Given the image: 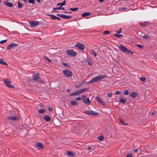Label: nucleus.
Listing matches in <instances>:
<instances>
[{"instance_id":"f257e3e1","label":"nucleus","mask_w":157,"mask_h":157,"mask_svg":"<svg viewBox=\"0 0 157 157\" xmlns=\"http://www.w3.org/2000/svg\"><path fill=\"white\" fill-rule=\"evenodd\" d=\"M107 76L106 75H101L94 77L91 80L92 83H94L96 82H99L101 80L104 79Z\"/></svg>"},{"instance_id":"f03ea898","label":"nucleus","mask_w":157,"mask_h":157,"mask_svg":"<svg viewBox=\"0 0 157 157\" xmlns=\"http://www.w3.org/2000/svg\"><path fill=\"white\" fill-rule=\"evenodd\" d=\"M33 80L37 82L43 83L42 80L40 79L39 73H35L33 75Z\"/></svg>"},{"instance_id":"7ed1b4c3","label":"nucleus","mask_w":157,"mask_h":157,"mask_svg":"<svg viewBox=\"0 0 157 157\" xmlns=\"http://www.w3.org/2000/svg\"><path fill=\"white\" fill-rule=\"evenodd\" d=\"M66 53L69 56H75L77 55V53L72 50L68 49Z\"/></svg>"},{"instance_id":"20e7f679","label":"nucleus","mask_w":157,"mask_h":157,"mask_svg":"<svg viewBox=\"0 0 157 157\" xmlns=\"http://www.w3.org/2000/svg\"><path fill=\"white\" fill-rule=\"evenodd\" d=\"M82 100L83 102L86 104L89 105L90 104L91 101L88 98H87L84 95H82Z\"/></svg>"},{"instance_id":"39448f33","label":"nucleus","mask_w":157,"mask_h":157,"mask_svg":"<svg viewBox=\"0 0 157 157\" xmlns=\"http://www.w3.org/2000/svg\"><path fill=\"white\" fill-rule=\"evenodd\" d=\"M63 73L64 75L69 77H71L72 75V72L67 69L63 70Z\"/></svg>"},{"instance_id":"423d86ee","label":"nucleus","mask_w":157,"mask_h":157,"mask_svg":"<svg viewBox=\"0 0 157 157\" xmlns=\"http://www.w3.org/2000/svg\"><path fill=\"white\" fill-rule=\"evenodd\" d=\"M29 23L31 27H34L38 26L40 22L39 21H32L29 22Z\"/></svg>"},{"instance_id":"0eeeda50","label":"nucleus","mask_w":157,"mask_h":157,"mask_svg":"<svg viewBox=\"0 0 157 157\" xmlns=\"http://www.w3.org/2000/svg\"><path fill=\"white\" fill-rule=\"evenodd\" d=\"M84 113L86 114L91 115L94 116H96L98 115V113L95 112L94 111H90L88 110H85Z\"/></svg>"},{"instance_id":"6e6552de","label":"nucleus","mask_w":157,"mask_h":157,"mask_svg":"<svg viewBox=\"0 0 157 157\" xmlns=\"http://www.w3.org/2000/svg\"><path fill=\"white\" fill-rule=\"evenodd\" d=\"M75 47L78 48L79 49L81 50H84L85 47L84 44H80L79 42L77 43L75 45Z\"/></svg>"},{"instance_id":"1a4fd4ad","label":"nucleus","mask_w":157,"mask_h":157,"mask_svg":"<svg viewBox=\"0 0 157 157\" xmlns=\"http://www.w3.org/2000/svg\"><path fill=\"white\" fill-rule=\"evenodd\" d=\"M5 84L7 86H8L10 88H14V86L13 85H11V82L8 81L7 79L4 80V81Z\"/></svg>"},{"instance_id":"9d476101","label":"nucleus","mask_w":157,"mask_h":157,"mask_svg":"<svg viewBox=\"0 0 157 157\" xmlns=\"http://www.w3.org/2000/svg\"><path fill=\"white\" fill-rule=\"evenodd\" d=\"M56 15L62 18L67 19L71 18L72 17V16H68L64 14H57Z\"/></svg>"},{"instance_id":"9b49d317","label":"nucleus","mask_w":157,"mask_h":157,"mask_svg":"<svg viewBox=\"0 0 157 157\" xmlns=\"http://www.w3.org/2000/svg\"><path fill=\"white\" fill-rule=\"evenodd\" d=\"M119 48L121 51L124 53H126L127 52V51H128L127 48L121 44L119 46Z\"/></svg>"},{"instance_id":"f8f14e48","label":"nucleus","mask_w":157,"mask_h":157,"mask_svg":"<svg viewBox=\"0 0 157 157\" xmlns=\"http://www.w3.org/2000/svg\"><path fill=\"white\" fill-rule=\"evenodd\" d=\"M18 44L15 43H11L7 47V49L8 50L10 49L11 48L17 46Z\"/></svg>"},{"instance_id":"ddd939ff","label":"nucleus","mask_w":157,"mask_h":157,"mask_svg":"<svg viewBox=\"0 0 157 157\" xmlns=\"http://www.w3.org/2000/svg\"><path fill=\"white\" fill-rule=\"evenodd\" d=\"M95 99L98 102L101 104L102 105L104 106L105 105V103L104 102L101 101V98L99 97H96Z\"/></svg>"},{"instance_id":"4468645a","label":"nucleus","mask_w":157,"mask_h":157,"mask_svg":"<svg viewBox=\"0 0 157 157\" xmlns=\"http://www.w3.org/2000/svg\"><path fill=\"white\" fill-rule=\"evenodd\" d=\"M138 93L137 92H132L130 93L129 96L132 98H135L138 96Z\"/></svg>"},{"instance_id":"2eb2a0df","label":"nucleus","mask_w":157,"mask_h":157,"mask_svg":"<svg viewBox=\"0 0 157 157\" xmlns=\"http://www.w3.org/2000/svg\"><path fill=\"white\" fill-rule=\"evenodd\" d=\"M36 146L38 147L40 149H42L44 148V146L42 144L40 143L36 142L35 143Z\"/></svg>"},{"instance_id":"dca6fc26","label":"nucleus","mask_w":157,"mask_h":157,"mask_svg":"<svg viewBox=\"0 0 157 157\" xmlns=\"http://www.w3.org/2000/svg\"><path fill=\"white\" fill-rule=\"evenodd\" d=\"M3 4L9 7H12L13 6V5L12 3L6 1L4 2Z\"/></svg>"},{"instance_id":"f3484780","label":"nucleus","mask_w":157,"mask_h":157,"mask_svg":"<svg viewBox=\"0 0 157 157\" xmlns=\"http://www.w3.org/2000/svg\"><path fill=\"white\" fill-rule=\"evenodd\" d=\"M7 119L10 120H13L14 121H16L18 119V117L16 116L9 117H7Z\"/></svg>"},{"instance_id":"a211bd4d","label":"nucleus","mask_w":157,"mask_h":157,"mask_svg":"<svg viewBox=\"0 0 157 157\" xmlns=\"http://www.w3.org/2000/svg\"><path fill=\"white\" fill-rule=\"evenodd\" d=\"M88 89V88H84L83 89H81L79 90H77V92H78V94H79L83 93L85 91L87 90Z\"/></svg>"},{"instance_id":"6ab92c4d","label":"nucleus","mask_w":157,"mask_h":157,"mask_svg":"<svg viewBox=\"0 0 157 157\" xmlns=\"http://www.w3.org/2000/svg\"><path fill=\"white\" fill-rule=\"evenodd\" d=\"M43 119L46 121H50L51 117L49 115H45Z\"/></svg>"},{"instance_id":"aec40b11","label":"nucleus","mask_w":157,"mask_h":157,"mask_svg":"<svg viewBox=\"0 0 157 157\" xmlns=\"http://www.w3.org/2000/svg\"><path fill=\"white\" fill-rule=\"evenodd\" d=\"M148 24V22L147 21L144 22L139 23V25L141 26H145L147 25Z\"/></svg>"},{"instance_id":"412c9836","label":"nucleus","mask_w":157,"mask_h":157,"mask_svg":"<svg viewBox=\"0 0 157 157\" xmlns=\"http://www.w3.org/2000/svg\"><path fill=\"white\" fill-rule=\"evenodd\" d=\"M126 100L125 99H124L121 98L119 100V102L121 103L124 104L126 103Z\"/></svg>"},{"instance_id":"4be33fe9","label":"nucleus","mask_w":157,"mask_h":157,"mask_svg":"<svg viewBox=\"0 0 157 157\" xmlns=\"http://www.w3.org/2000/svg\"><path fill=\"white\" fill-rule=\"evenodd\" d=\"M3 59H0V64L7 66V63L3 61Z\"/></svg>"},{"instance_id":"5701e85b","label":"nucleus","mask_w":157,"mask_h":157,"mask_svg":"<svg viewBox=\"0 0 157 157\" xmlns=\"http://www.w3.org/2000/svg\"><path fill=\"white\" fill-rule=\"evenodd\" d=\"M66 1L64 0L62 3H58L57 5V6H58L59 5H60L61 6H64L66 5Z\"/></svg>"},{"instance_id":"b1692460","label":"nucleus","mask_w":157,"mask_h":157,"mask_svg":"<svg viewBox=\"0 0 157 157\" xmlns=\"http://www.w3.org/2000/svg\"><path fill=\"white\" fill-rule=\"evenodd\" d=\"M90 13L89 12H85L83 13L81 16L82 17H85L90 14Z\"/></svg>"},{"instance_id":"393cba45","label":"nucleus","mask_w":157,"mask_h":157,"mask_svg":"<svg viewBox=\"0 0 157 157\" xmlns=\"http://www.w3.org/2000/svg\"><path fill=\"white\" fill-rule=\"evenodd\" d=\"M79 94L78 92H77V91H76L75 92H73L72 93H71L70 94V96H74L75 95H77Z\"/></svg>"},{"instance_id":"a878e982","label":"nucleus","mask_w":157,"mask_h":157,"mask_svg":"<svg viewBox=\"0 0 157 157\" xmlns=\"http://www.w3.org/2000/svg\"><path fill=\"white\" fill-rule=\"evenodd\" d=\"M67 154L68 155H70L71 157H73L74 156V153H72L70 151H68L67 152Z\"/></svg>"},{"instance_id":"bb28decb","label":"nucleus","mask_w":157,"mask_h":157,"mask_svg":"<svg viewBox=\"0 0 157 157\" xmlns=\"http://www.w3.org/2000/svg\"><path fill=\"white\" fill-rule=\"evenodd\" d=\"M77 102L75 101H72L70 102V104L71 105H75L77 104Z\"/></svg>"},{"instance_id":"cd10ccee","label":"nucleus","mask_w":157,"mask_h":157,"mask_svg":"<svg viewBox=\"0 0 157 157\" xmlns=\"http://www.w3.org/2000/svg\"><path fill=\"white\" fill-rule=\"evenodd\" d=\"M48 16L50 17L53 20H54L56 19V17L54 15H48Z\"/></svg>"},{"instance_id":"c85d7f7f","label":"nucleus","mask_w":157,"mask_h":157,"mask_svg":"<svg viewBox=\"0 0 157 157\" xmlns=\"http://www.w3.org/2000/svg\"><path fill=\"white\" fill-rule=\"evenodd\" d=\"M90 53L94 56H97V54L93 50H90Z\"/></svg>"},{"instance_id":"c756f323","label":"nucleus","mask_w":157,"mask_h":157,"mask_svg":"<svg viewBox=\"0 0 157 157\" xmlns=\"http://www.w3.org/2000/svg\"><path fill=\"white\" fill-rule=\"evenodd\" d=\"M98 139L99 140L102 141L104 139V137L103 136H100L98 137Z\"/></svg>"},{"instance_id":"7c9ffc66","label":"nucleus","mask_w":157,"mask_h":157,"mask_svg":"<svg viewBox=\"0 0 157 157\" xmlns=\"http://www.w3.org/2000/svg\"><path fill=\"white\" fill-rule=\"evenodd\" d=\"M46 110L44 109H42L39 110L38 112L41 113H43L45 112Z\"/></svg>"},{"instance_id":"2f4dec72","label":"nucleus","mask_w":157,"mask_h":157,"mask_svg":"<svg viewBox=\"0 0 157 157\" xmlns=\"http://www.w3.org/2000/svg\"><path fill=\"white\" fill-rule=\"evenodd\" d=\"M140 79L141 82H144L146 80V78L144 77H140Z\"/></svg>"},{"instance_id":"473e14b6","label":"nucleus","mask_w":157,"mask_h":157,"mask_svg":"<svg viewBox=\"0 0 157 157\" xmlns=\"http://www.w3.org/2000/svg\"><path fill=\"white\" fill-rule=\"evenodd\" d=\"M78 9V8L76 7L75 8H70V10L72 11H76Z\"/></svg>"},{"instance_id":"72a5a7b5","label":"nucleus","mask_w":157,"mask_h":157,"mask_svg":"<svg viewBox=\"0 0 157 157\" xmlns=\"http://www.w3.org/2000/svg\"><path fill=\"white\" fill-rule=\"evenodd\" d=\"M22 5L19 2H18V7L19 8H21L22 7Z\"/></svg>"},{"instance_id":"f704fd0d","label":"nucleus","mask_w":157,"mask_h":157,"mask_svg":"<svg viewBox=\"0 0 157 157\" xmlns=\"http://www.w3.org/2000/svg\"><path fill=\"white\" fill-rule=\"evenodd\" d=\"M114 36L118 37V38H120L121 37H122L123 35H121V34H114Z\"/></svg>"},{"instance_id":"c9c22d12","label":"nucleus","mask_w":157,"mask_h":157,"mask_svg":"<svg viewBox=\"0 0 157 157\" xmlns=\"http://www.w3.org/2000/svg\"><path fill=\"white\" fill-rule=\"evenodd\" d=\"M110 33L109 31L106 30V31H104V32L103 33V34L104 35H106L108 34H109Z\"/></svg>"},{"instance_id":"e433bc0d","label":"nucleus","mask_w":157,"mask_h":157,"mask_svg":"<svg viewBox=\"0 0 157 157\" xmlns=\"http://www.w3.org/2000/svg\"><path fill=\"white\" fill-rule=\"evenodd\" d=\"M35 0H29L28 2L29 3L34 4L35 3Z\"/></svg>"},{"instance_id":"4c0bfd02","label":"nucleus","mask_w":157,"mask_h":157,"mask_svg":"<svg viewBox=\"0 0 157 157\" xmlns=\"http://www.w3.org/2000/svg\"><path fill=\"white\" fill-rule=\"evenodd\" d=\"M44 58L46 60H48V61L49 62H52V61H51V60H50V59H48V57H47V56H44Z\"/></svg>"},{"instance_id":"58836bf2","label":"nucleus","mask_w":157,"mask_h":157,"mask_svg":"<svg viewBox=\"0 0 157 157\" xmlns=\"http://www.w3.org/2000/svg\"><path fill=\"white\" fill-rule=\"evenodd\" d=\"M82 84L76 85L75 86V88H78L81 87L82 86Z\"/></svg>"},{"instance_id":"ea45409f","label":"nucleus","mask_w":157,"mask_h":157,"mask_svg":"<svg viewBox=\"0 0 157 157\" xmlns=\"http://www.w3.org/2000/svg\"><path fill=\"white\" fill-rule=\"evenodd\" d=\"M126 53L127 54L130 53L131 54H133V52L129 50L128 49V51H127V52H126Z\"/></svg>"},{"instance_id":"a19ab883","label":"nucleus","mask_w":157,"mask_h":157,"mask_svg":"<svg viewBox=\"0 0 157 157\" xmlns=\"http://www.w3.org/2000/svg\"><path fill=\"white\" fill-rule=\"evenodd\" d=\"M106 95L107 96L109 97H111L112 96V94L111 93L108 92L107 93Z\"/></svg>"},{"instance_id":"79ce46f5","label":"nucleus","mask_w":157,"mask_h":157,"mask_svg":"<svg viewBox=\"0 0 157 157\" xmlns=\"http://www.w3.org/2000/svg\"><path fill=\"white\" fill-rule=\"evenodd\" d=\"M62 64L63 65H64V66H65L66 67H69V65H68L66 63H65L64 62H63L62 63Z\"/></svg>"},{"instance_id":"37998d69","label":"nucleus","mask_w":157,"mask_h":157,"mask_svg":"<svg viewBox=\"0 0 157 157\" xmlns=\"http://www.w3.org/2000/svg\"><path fill=\"white\" fill-rule=\"evenodd\" d=\"M124 93L125 95H128L129 94V92L128 90H125L124 92Z\"/></svg>"},{"instance_id":"c03bdc74","label":"nucleus","mask_w":157,"mask_h":157,"mask_svg":"<svg viewBox=\"0 0 157 157\" xmlns=\"http://www.w3.org/2000/svg\"><path fill=\"white\" fill-rule=\"evenodd\" d=\"M7 41V40H5L1 41H0V44H3L5 43Z\"/></svg>"},{"instance_id":"a18cd8bd","label":"nucleus","mask_w":157,"mask_h":157,"mask_svg":"<svg viewBox=\"0 0 157 157\" xmlns=\"http://www.w3.org/2000/svg\"><path fill=\"white\" fill-rule=\"evenodd\" d=\"M136 46L140 48H142L143 47V46L140 44H137Z\"/></svg>"},{"instance_id":"49530a36","label":"nucleus","mask_w":157,"mask_h":157,"mask_svg":"<svg viewBox=\"0 0 157 157\" xmlns=\"http://www.w3.org/2000/svg\"><path fill=\"white\" fill-rule=\"evenodd\" d=\"M121 31H122V29H121V28L118 31H116V33H119L121 32Z\"/></svg>"},{"instance_id":"de8ad7c7","label":"nucleus","mask_w":157,"mask_h":157,"mask_svg":"<svg viewBox=\"0 0 157 157\" xmlns=\"http://www.w3.org/2000/svg\"><path fill=\"white\" fill-rule=\"evenodd\" d=\"M85 83L86 84H92L93 83L91 81V80L90 81L87 82H86Z\"/></svg>"},{"instance_id":"09e8293b","label":"nucleus","mask_w":157,"mask_h":157,"mask_svg":"<svg viewBox=\"0 0 157 157\" xmlns=\"http://www.w3.org/2000/svg\"><path fill=\"white\" fill-rule=\"evenodd\" d=\"M137 35H139V36H142L141 35V34H142V33L141 32H138L137 33Z\"/></svg>"},{"instance_id":"8fccbe9b","label":"nucleus","mask_w":157,"mask_h":157,"mask_svg":"<svg viewBox=\"0 0 157 157\" xmlns=\"http://www.w3.org/2000/svg\"><path fill=\"white\" fill-rule=\"evenodd\" d=\"M120 121L121 123L123 125H127V124H125L124 123V121L122 120H120Z\"/></svg>"},{"instance_id":"3c124183","label":"nucleus","mask_w":157,"mask_h":157,"mask_svg":"<svg viewBox=\"0 0 157 157\" xmlns=\"http://www.w3.org/2000/svg\"><path fill=\"white\" fill-rule=\"evenodd\" d=\"M120 93H121L120 91L117 90L115 94H120Z\"/></svg>"},{"instance_id":"603ef678","label":"nucleus","mask_w":157,"mask_h":157,"mask_svg":"<svg viewBox=\"0 0 157 157\" xmlns=\"http://www.w3.org/2000/svg\"><path fill=\"white\" fill-rule=\"evenodd\" d=\"M132 154H129L127 155L126 157H132Z\"/></svg>"},{"instance_id":"864d4df0","label":"nucleus","mask_w":157,"mask_h":157,"mask_svg":"<svg viewBox=\"0 0 157 157\" xmlns=\"http://www.w3.org/2000/svg\"><path fill=\"white\" fill-rule=\"evenodd\" d=\"M76 100L78 101H80L81 100V98H80V97H77L76 98Z\"/></svg>"},{"instance_id":"5fc2aeb1","label":"nucleus","mask_w":157,"mask_h":157,"mask_svg":"<svg viewBox=\"0 0 157 157\" xmlns=\"http://www.w3.org/2000/svg\"><path fill=\"white\" fill-rule=\"evenodd\" d=\"M142 37L144 38H145V39L148 38V36L146 35H144L143 36H142Z\"/></svg>"},{"instance_id":"6e6d98bb","label":"nucleus","mask_w":157,"mask_h":157,"mask_svg":"<svg viewBox=\"0 0 157 157\" xmlns=\"http://www.w3.org/2000/svg\"><path fill=\"white\" fill-rule=\"evenodd\" d=\"M48 109L50 111H52V108L51 107H49L48 108Z\"/></svg>"},{"instance_id":"4d7b16f0","label":"nucleus","mask_w":157,"mask_h":157,"mask_svg":"<svg viewBox=\"0 0 157 157\" xmlns=\"http://www.w3.org/2000/svg\"><path fill=\"white\" fill-rule=\"evenodd\" d=\"M63 13H72V12H67V11H63Z\"/></svg>"},{"instance_id":"13d9d810","label":"nucleus","mask_w":157,"mask_h":157,"mask_svg":"<svg viewBox=\"0 0 157 157\" xmlns=\"http://www.w3.org/2000/svg\"><path fill=\"white\" fill-rule=\"evenodd\" d=\"M57 10L56 8H53V11L57 12H59L58 11H56V10Z\"/></svg>"},{"instance_id":"bf43d9fd","label":"nucleus","mask_w":157,"mask_h":157,"mask_svg":"<svg viewBox=\"0 0 157 157\" xmlns=\"http://www.w3.org/2000/svg\"><path fill=\"white\" fill-rule=\"evenodd\" d=\"M127 9L126 8L122 7L121 9V10H127Z\"/></svg>"},{"instance_id":"052dcab7","label":"nucleus","mask_w":157,"mask_h":157,"mask_svg":"<svg viewBox=\"0 0 157 157\" xmlns=\"http://www.w3.org/2000/svg\"><path fill=\"white\" fill-rule=\"evenodd\" d=\"M57 10H60L61 9V6H59L56 8Z\"/></svg>"},{"instance_id":"680f3d73","label":"nucleus","mask_w":157,"mask_h":157,"mask_svg":"<svg viewBox=\"0 0 157 157\" xmlns=\"http://www.w3.org/2000/svg\"><path fill=\"white\" fill-rule=\"evenodd\" d=\"M133 151L135 152H136L138 151V150L137 149H133Z\"/></svg>"},{"instance_id":"e2e57ef3","label":"nucleus","mask_w":157,"mask_h":157,"mask_svg":"<svg viewBox=\"0 0 157 157\" xmlns=\"http://www.w3.org/2000/svg\"><path fill=\"white\" fill-rule=\"evenodd\" d=\"M23 1L25 3H27L28 2V0H23Z\"/></svg>"},{"instance_id":"0e129e2a","label":"nucleus","mask_w":157,"mask_h":157,"mask_svg":"<svg viewBox=\"0 0 157 157\" xmlns=\"http://www.w3.org/2000/svg\"><path fill=\"white\" fill-rule=\"evenodd\" d=\"M86 82L84 80H83L81 84H82L83 83H85Z\"/></svg>"},{"instance_id":"69168bd1","label":"nucleus","mask_w":157,"mask_h":157,"mask_svg":"<svg viewBox=\"0 0 157 157\" xmlns=\"http://www.w3.org/2000/svg\"><path fill=\"white\" fill-rule=\"evenodd\" d=\"M56 19H58V20H59V21L61 20V19H60V18H59V17H56Z\"/></svg>"},{"instance_id":"338daca9","label":"nucleus","mask_w":157,"mask_h":157,"mask_svg":"<svg viewBox=\"0 0 157 157\" xmlns=\"http://www.w3.org/2000/svg\"><path fill=\"white\" fill-rule=\"evenodd\" d=\"M99 1L100 2H104V0H99Z\"/></svg>"},{"instance_id":"774afa93","label":"nucleus","mask_w":157,"mask_h":157,"mask_svg":"<svg viewBox=\"0 0 157 157\" xmlns=\"http://www.w3.org/2000/svg\"><path fill=\"white\" fill-rule=\"evenodd\" d=\"M88 65H91V63H90V62H88Z\"/></svg>"}]
</instances>
